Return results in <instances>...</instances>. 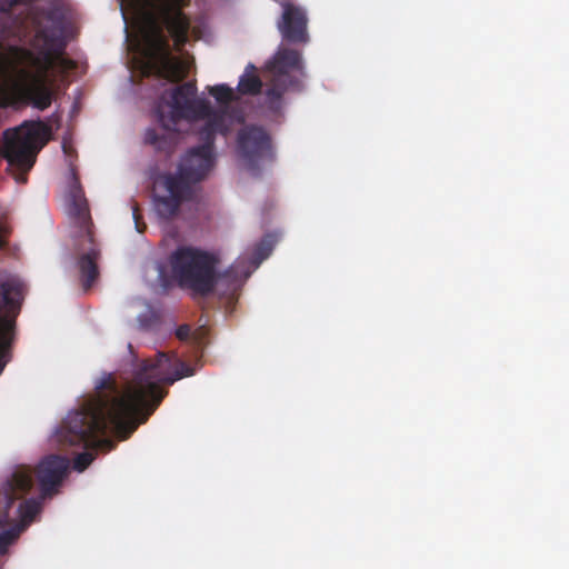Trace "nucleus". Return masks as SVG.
<instances>
[{
  "label": "nucleus",
  "instance_id": "1",
  "mask_svg": "<svg viewBox=\"0 0 569 569\" xmlns=\"http://www.w3.org/2000/svg\"><path fill=\"white\" fill-rule=\"evenodd\" d=\"M193 375L184 362L172 370V358L158 352L156 359L146 360L136 371L132 381L122 391L112 375L96 383V393L70 411L54 433V442L61 448L114 449L112 432L120 440L128 439L160 406L168 391L166 386Z\"/></svg>",
  "mask_w": 569,
  "mask_h": 569
},
{
  "label": "nucleus",
  "instance_id": "2",
  "mask_svg": "<svg viewBox=\"0 0 569 569\" xmlns=\"http://www.w3.org/2000/svg\"><path fill=\"white\" fill-rule=\"evenodd\" d=\"M197 86L189 81L166 91L154 108L161 126L160 131L148 129L144 142L159 151L170 153L178 142L176 129L180 120H206L199 130L200 146L190 148L181 158L177 171L163 173L156 180L153 209L162 220L178 216L184 202L197 196V186L214 167V140L218 133L229 132L228 113L224 108L214 109L204 98H196Z\"/></svg>",
  "mask_w": 569,
  "mask_h": 569
},
{
  "label": "nucleus",
  "instance_id": "3",
  "mask_svg": "<svg viewBox=\"0 0 569 569\" xmlns=\"http://www.w3.org/2000/svg\"><path fill=\"white\" fill-rule=\"evenodd\" d=\"M190 0H121L136 19L143 41L142 66L144 76L154 74L170 82H179L187 77L184 63L172 54L173 48L180 51L189 40L191 21L184 9Z\"/></svg>",
  "mask_w": 569,
  "mask_h": 569
},
{
  "label": "nucleus",
  "instance_id": "4",
  "mask_svg": "<svg viewBox=\"0 0 569 569\" xmlns=\"http://www.w3.org/2000/svg\"><path fill=\"white\" fill-rule=\"evenodd\" d=\"M171 273L178 284L199 296H208L217 286L233 293L246 281L251 271L243 261H236L224 272L217 271L216 254L191 246L178 247L169 258Z\"/></svg>",
  "mask_w": 569,
  "mask_h": 569
},
{
  "label": "nucleus",
  "instance_id": "5",
  "mask_svg": "<svg viewBox=\"0 0 569 569\" xmlns=\"http://www.w3.org/2000/svg\"><path fill=\"white\" fill-rule=\"evenodd\" d=\"M66 204L68 216L76 229L73 237L79 251L78 266L82 286L84 290H89L99 276L97 261L100 257V250L94 240L89 204L74 171L71 172V183L66 196Z\"/></svg>",
  "mask_w": 569,
  "mask_h": 569
},
{
  "label": "nucleus",
  "instance_id": "6",
  "mask_svg": "<svg viewBox=\"0 0 569 569\" xmlns=\"http://www.w3.org/2000/svg\"><path fill=\"white\" fill-rule=\"evenodd\" d=\"M303 62L298 50L280 48L267 63L269 88L264 92V103L273 112L282 108V98L288 89L298 88L300 81L295 73L302 74Z\"/></svg>",
  "mask_w": 569,
  "mask_h": 569
},
{
  "label": "nucleus",
  "instance_id": "7",
  "mask_svg": "<svg viewBox=\"0 0 569 569\" xmlns=\"http://www.w3.org/2000/svg\"><path fill=\"white\" fill-rule=\"evenodd\" d=\"M237 153L248 170L258 171L274 159L270 134L262 127L244 126L237 136Z\"/></svg>",
  "mask_w": 569,
  "mask_h": 569
},
{
  "label": "nucleus",
  "instance_id": "8",
  "mask_svg": "<svg viewBox=\"0 0 569 569\" xmlns=\"http://www.w3.org/2000/svg\"><path fill=\"white\" fill-rule=\"evenodd\" d=\"M33 485V471L26 466L18 467L7 480L0 497V527L11 525L14 520L10 510L14 502L28 493Z\"/></svg>",
  "mask_w": 569,
  "mask_h": 569
},
{
  "label": "nucleus",
  "instance_id": "9",
  "mask_svg": "<svg viewBox=\"0 0 569 569\" xmlns=\"http://www.w3.org/2000/svg\"><path fill=\"white\" fill-rule=\"evenodd\" d=\"M70 461L67 457L49 455L36 468V476L42 499L52 497L58 492L69 470Z\"/></svg>",
  "mask_w": 569,
  "mask_h": 569
},
{
  "label": "nucleus",
  "instance_id": "10",
  "mask_svg": "<svg viewBox=\"0 0 569 569\" xmlns=\"http://www.w3.org/2000/svg\"><path fill=\"white\" fill-rule=\"evenodd\" d=\"M282 14L278 21V29L283 40L291 43H306L309 40L306 11L293 3L282 2Z\"/></svg>",
  "mask_w": 569,
  "mask_h": 569
},
{
  "label": "nucleus",
  "instance_id": "11",
  "mask_svg": "<svg viewBox=\"0 0 569 569\" xmlns=\"http://www.w3.org/2000/svg\"><path fill=\"white\" fill-rule=\"evenodd\" d=\"M2 306L9 312L19 311L23 299V284L17 279H8L0 283Z\"/></svg>",
  "mask_w": 569,
  "mask_h": 569
},
{
  "label": "nucleus",
  "instance_id": "12",
  "mask_svg": "<svg viewBox=\"0 0 569 569\" xmlns=\"http://www.w3.org/2000/svg\"><path fill=\"white\" fill-rule=\"evenodd\" d=\"M262 81L257 74L254 64L249 63L244 68L243 73L239 78L237 91L241 96H257L261 92Z\"/></svg>",
  "mask_w": 569,
  "mask_h": 569
},
{
  "label": "nucleus",
  "instance_id": "13",
  "mask_svg": "<svg viewBox=\"0 0 569 569\" xmlns=\"http://www.w3.org/2000/svg\"><path fill=\"white\" fill-rule=\"evenodd\" d=\"M41 501L33 498L21 502L14 511V516L19 518V522H17L14 526L20 531H24L26 528L33 521L36 516L41 511Z\"/></svg>",
  "mask_w": 569,
  "mask_h": 569
},
{
  "label": "nucleus",
  "instance_id": "14",
  "mask_svg": "<svg viewBox=\"0 0 569 569\" xmlns=\"http://www.w3.org/2000/svg\"><path fill=\"white\" fill-rule=\"evenodd\" d=\"M274 240L271 234L264 236L254 247L252 254V264L257 268L264 259H267L272 249Z\"/></svg>",
  "mask_w": 569,
  "mask_h": 569
},
{
  "label": "nucleus",
  "instance_id": "15",
  "mask_svg": "<svg viewBox=\"0 0 569 569\" xmlns=\"http://www.w3.org/2000/svg\"><path fill=\"white\" fill-rule=\"evenodd\" d=\"M8 328L9 323L0 320V375L9 361L10 339Z\"/></svg>",
  "mask_w": 569,
  "mask_h": 569
},
{
  "label": "nucleus",
  "instance_id": "16",
  "mask_svg": "<svg viewBox=\"0 0 569 569\" xmlns=\"http://www.w3.org/2000/svg\"><path fill=\"white\" fill-rule=\"evenodd\" d=\"M208 91L217 100L218 103L226 107L236 100L233 89L224 83L208 87Z\"/></svg>",
  "mask_w": 569,
  "mask_h": 569
},
{
  "label": "nucleus",
  "instance_id": "17",
  "mask_svg": "<svg viewBox=\"0 0 569 569\" xmlns=\"http://www.w3.org/2000/svg\"><path fill=\"white\" fill-rule=\"evenodd\" d=\"M21 532L16 526L0 532V556L7 553L8 548L19 538Z\"/></svg>",
  "mask_w": 569,
  "mask_h": 569
},
{
  "label": "nucleus",
  "instance_id": "18",
  "mask_svg": "<svg viewBox=\"0 0 569 569\" xmlns=\"http://www.w3.org/2000/svg\"><path fill=\"white\" fill-rule=\"evenodd\" d=\"M94 458L96 455L91 451H83L78 453L73 460V468L77 471L82 472L90 466Z\"/></svg>",
  "mask_w": 569,
  "mask_h": 569
},
{
  "label": "nucleus",
  "instance_id": "19",
  "mask_svg": "<svg viewBox=\"0 0 569 569\" xmlns=\"http://www.w3.org/2000/svg\"><path fill=\"white\" fill-rule=\"evenodd\" d=\"M190 326L188 325H181L179 326L177 329H176V337L181 340V341H184L189 338L190 336Z\"/></svg>",
  "mask_w": 569,
  "mask_h": 569
},
{
  "label": "nucleus",
  "instance_id": "20",
  "mask_svg": "<svg viewBox=\"0 0 569 569\" xmlns=\"http://www.w3.org/2000/svg\"><path fill=\"white\" fill-rule=\"evenodd\" d=\"M29 0H0V6L2 11H9L13 7L20 3H27Z\"/></svg>",
  "mask_w": 569,
  "mask_h": 569
},
{
  "label": "nucleus",
  "instance_id": "21",
  "mask_svg": "<svg viewBox=\"0 0 569 569\" xmlns=\"http://www.w3.org/2000/svg\"><path fill=\"white\" fill-rule=\"evenodd\" d=\"M132 216H133V219H134V224H136L137 231L139 233H142L144 231V229H146V224L143 222H140V216H139L138 208H133Z\"/></svg>",
  "mask_w": 569,
  "mask_h": 569
},
{
  "label": "nucleus",
  "instance_id": "22",
  "mask_svg": "<svg viewBox=\"0 0 569 569\" xmlns=\"http://www.w3.org/2000/svg\"><path fill=\"white\" fill-rule=\"evenodd\" d=\"M142 327H147V325L143 322L142 318L139 319Z\"/></svg>",
  "mask_w": 569,
  "mask_h": 569
},
{
  "label": "nucleus",
  "instance_id": "23",
  "mask_svg": "<svg viewBox=\"0 0 569 569\" xmlns=\"http://www.w3.org/2000/svg\"><path fill=\"white\" fill-rule=\"evenodd\" d=\"M0 320H3V319L0 317Z\"/></svg>",
  "mask_w": 569,
  "mask_h": 569
}]
</instances>
